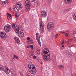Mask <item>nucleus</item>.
<instances>
[{
    "instance_id": "obj_4",
    "label": "nucleus",
    "mask_w": 76,
    "mask_h": 76,
    "mask_svg": "<svg viewBox=\"0 0 76 76\" xmlns=\"http://www.w3.org/2000/svg\"><path fill=\"white\" fill-rule=\"evenodd\" d=\"M30 1L29 0H26L25 1V10L26 12H28L30 10Z\"/></svg>"
},
{
    "instance_id": "obj_44",
    "label": "nucleus",
    "mask_w": 76,
    "mask_h": 76,
    "mask_svg": "<svg viewBox=\"0 0 76 76\" xmlns=\"http://www.w3.org/2000/svg\"><path fill=\"white\" fill-rule=\"evenodd\" d=\"M15 57L14 56V57H13V58H12V60H13V59H15Z\"/></svg>"
},
{
    "instance_id": "obj_47",
    "label": "nucleus",
    "mask_w": 76,
    "mask_h": 76,
    "mask_svg": "<svg viewBox=\"0 0 76 76\" xmlns=\"http://www.w3.org/2000/svg\"><path fill=\"white\" fill-rule=\"evenodd\" d=\"M62 43H64V40H63V42Z\"/></svg>"
},
{
    "instance_id": "obj_14",
    "label": "nucleus",
    "mask_w": 76,
    "mask_h": 76,
    "mask_svg": "<svg viewBox=\"0 0 76 76\" xmlns=\"http://www.w3.org/2000/svg\"><path fill=\"white\" fill-rule=\"evenodd\" d=\"M40 26L41 31L44 32V26L43 25L40 24Z\"/></svg>"
},
{
    "instance_id": "obj_26",
    "label": "nucleus",
    "mask_w": 76,
    "mask_h": 76,
    "mask_svg": "<svg viewBox=\"0 0 76 76\" xmlns=\"http://www.w3.org/2000/svg\"><path fill=\"white\" fill-rule=\"evenodd\" d=\"M13 56H14L15 58H16L17 59H18V58H19L18 57V56H16V55H13Z\"/></svg>"
},
{
    "instance_id": "obj_52",
    "label": "nucleus",
    "mask_w": 76,
    "mask_h": 76,
    "mask_svg": "<svg viewBox=\"0 0 76 76\" xmlns=\"http://www.w3.org/2000/svg\"><path fill=\"white\" fill-rule=\"evenodd\" d=\"M66 32H64V34H66Z\"/></svg>"
},
{
    "instance_id": "obj_12",
    "label": "nucleus",
    "mask_w": 76,
    "mask_h": 76,
    "mask_svg": "<svg viewBox=\"0 0 76 76\" xmlns=\"http://www.w3.org/2000/svg\"><path fill=\"white\" fill-rule=\"evenodd\" d=\"M72 1V0H64L65 4H68V3H70Z\"/></svg>"
},
{
    "instance_id": "obj_9",
    "label": "nucleus",
    "mask_w": 76,
    "mask_h": 76,
    "mask_svg": "<svg viewBox=\"0 0 76 76\" xmlns=\"http://www.w3.org/2000/svg\"><path fill=\"white\" fill-rule=\"evenodd\" d=\"M0 36L2 39H4V38H6L7 37V35L5 33H4L3 32L1 31L0 32Z\"/></svg>"
},
{
    "instance_id": "obj_2",
    "label": "nucleus",
    "mask_w": 76,
    "mask_h": 76,
    "mask_svg": "<svg viewBox=\"0 0 76 76\" xmlns=\"http://www.w3.org/2000/svg\"><path fill=\"white\" fill-rule=\"evenodd\" d=\"M18 6H19V4H17L16 6L13 9L15 12H20L22 11V9L23 7L22 5V4H20L19 7Z\"/></svg>"
},
{
    "instance_id": "obj_36",
    "label": "nucleus",
    "mask_w": 76,
    "mask_h": 76,
    "mask_svg": "<svg viewBox=\"0 0 76 76\" xmlns=\"http://www.w3.org/2000/svg\"><path fill=\"white\" fill-rule=\"evenodd\" d=\"M67 11V10H66V9H65L64 10V12H66Z\"/></svg>"
},
{
    "instance_id": "obj_25",
    "label": "nucleus",
    "mask_w": 76,
    "mask_h": 76,
    "mask_svg": "<svg viewBox=\"0 0 76 76\" xmlns=\"http://www.w3.org/2000/svg\"><path fill=\"white\" fill-rule=\"evenodd\" d=\"M30 48H31V50H34V45H30Z\"/></svg>"
},
{
    "instance_id": "obj_30",
    "label": "nucleus",
    "mask_w": 76,
    "mask_h": 76,
    "mask_svg": "<svg viewBox=\"0 0 76 76\" xmlns=\"http://www.w3.org/2000/svg\"><path fill=\"white\" fill-rule=\"evenodd\" d=\"M33 56V55H32V54H30L29 55V57H32Z\"/></svg>"
},
{
    "instance_id": "obj_11",
    "label": "nucleus",
    "mask_w": 76,
    "mask_h": 76,
    "mask_svg": "<svg viewBox=\"0 0 76 76\" xmlns=\"http://www.w3.org/2000/svg\"><path fill=\"white\" fill-rule=\"evenodd\" d=\"M16 43L18 44V45L20 44V40L19 39V38L17 37H15L14 38Z\"/></svg>"
},
{
    "instance_id": "obj_5",
    "label": "nucleus",
    "mask_w": 76,
    "mask_h": 76,
    "mask_svg": "<svg viewBox=\"0 0 76 76\" xmlns=\"http://www.w3.org/2000/svg\"><path fill=\"white\" fill-rule=\"evenodd\" d=\"M54 26V24L53 23H49L47 25V29L49 32L52 31Z\"/></svg>"
},
{
    "instance_id": "obj_13",
    "label": "nucleus",
    "mask_w": 76,
    "mask_h": 76,
    "mask_svg": "<svg viewBox=\"0 0 76 76\" xmlns=\"http://www.w3.org/2000/svg\"><path fill=\"white\" fill-rule=\"evenodd\" d=\"M36 37L37 40H40V36L39 33H36Z\"/></svg>"
},
{
    "instance_id": "obj_50",
    "label": "nucleus",
    "mask_w": 76,
    "mask_h": 76,
    "mask_svg": "<svg viewBox=\"0 0 76 76\" xmlns=\"http://www.w3.org/2000/svg\"><path fill=\"white\" fill-rule=\"evenodd\" d=\"M48 53H49L50 52V50H48Z\"/></svg>"
},
{
    "instance_id": "obj_46",
    "label": "nucleus",
    "mask_w": 76,
    "mask_h": 76,
    "mask_svg": "<svg viewBox=\"0 0 76 76\" xmlns=\"http://www.w3.org/2000/svg\"><path fill=\"white\" fill-rule=\"evenodd\" d=\"M64 32H62V34H64Z\"/></svg>"
},
{
    "instance_id": "obj_10",
    "label": "nucleus",
    "mask_w": 76,
    "mask_h": 76,
    "mask_svg": "<svg viewBox=\"0 0 76 76\" xmlns=\"http://www.w3.org/2000/svg\"><path fill=\"white\" fill-rule=\"evenodd\" d=\"M41 15L42 18H45V17L47 16V12H42Z\"/></svg>"
},
{
    "instance_id": "obj_40",
    "label": "nucleus",
    "mask_w": 76,
    "mask_h": 76,
    "mask_svg": "<svg viewBox=\"0 0 76 76\" xmlns=\"http://www.w3.org/2000/svg\"><path fill=\"white\" fill-rule=\"evenodd\" d=\"M56 37H57V36H58V34H56Z\"/></svg>"
},
{
    "instance_id": "obj_35",
    "label": "nucleus",
    "mask_w": 76,
    "mask_h": 76,
    "mask_svg": "<svg viewBox=\"0 0 76 76\" xmlns=\"http://www.w3.org/2000/svg\"><path fill=\"white\" fill-rule=\"evenodd\" d=\"M27 40H29L30 39V38L29 37H28L27 38Z\"/></svg>"
},
{
    "instance_id": "obj_32",
    "label": "nucleus",
    "mask_w": 76,
    "mask_h": 76,
    "mask_svg": "<svg viewBox=\"0 0 76 76\" xmlns=\"http://www.w3.org/2000/svg\"><path fill=\"white\" fill-rule=\"evenodd\" d=\"M30 42H31V44H34V42H33V41L31 40H30Z\"/></svg>"
},
{
    "instance_id": "obj_54",
    "label": "nucleus",
    "mask_w": 76,
    "mask_h": 76,
    "mask_svg": "<svg viewBox=\"0 0 76 76\" xmlns=\"http://www.w3.org/2000/svg\"><path fill=\"white\" fill-rule=\"evenodd\" d=\"M0 18H1V17L0 16Z\"/></svg>"
},
{
    "instance_id": "obj_33",
    "label": "nucleus",
    "mask_w": 76,
    "mask_h": 76,
    "mask_svg": "<svg viewBox=\"0 0 76 76\" xmlns=\"http://www.w3.org/2000/svg\"><path fill=\"white\" fill-rule=\"evenodd\" d=\"M33 58H34L35 59V58H37V57H36V56H33Z\"/></svg>"
},
{
    "instance_id": "obj_24",
    "label": "nucleus",
    "mask_w": 76,
    "mask_h": 76,
    "mask_svg": "<svg viewBox=\"0 0 76 76\" xmlns=\"http://www.w3.org/2000/svg\"><path fill=\"white\" fill-rule=\"evenodd\" d=\"M7 18L8 20H10L11 17H10L9 15H7Z\"/></svg>"
},
{
    "instance_id": "obj_38",
    "label": "nucleus",
    "mask_w": 76,
    "mask_h": 76,
    "mask_svg": "<svg viewBox=\"0 0 76 76\" xmlns=\"http://www.w3.org/2000/svg\"><path fill=\"white\" fill-rule=\"evenodd\" d=\"M35 1H36V0H33V1H32V2H34Z\"/></svg>"
},
{
    "instance_id": "obj_17",
    "label": "nucleus",
    "mask_w": 76,
    "mask_h": 76,
    "mask_svg": "<svg viewBox=\"0 0 76 76\" xmlns=\"http://www.w3.org/2000/svg\"><path fill=\"white\" fill-rule=\"evenodd\" d=\"M73 41V40L72 39H71V40H69V39H68V40L67 41H66L65 42V43H67V44H69V42H72Z\"/></svg>"
},
{
    "instance_id": "obj_21",
    "label": "nucleus",
    "mask_w": 76,
    "mask_h": 76,
    "mask_svg": "<svg viewBox=\"0 0 76 76\" xmlns=\"http://www.w3.org/2000/svg\"><path fill=\"white\" fill-rule=\"evenodd\" d=\"M67 54L68 55V56H69V57H71L72 54L71 53H70V52L68 51V53H67Z\"/></svg>"
},
{
    "instance_id": "obj_42",
    "label": "nucleus",
    "mask_w": 76,
    "mask_h": 76,
    "mask_svg": "<svg viewBox=\"0 0 76 76\" xmlns=\"http://www.w3.org/2000/svg\"><path fill=\"white\" fill-rule=\"evenodd\" d=\"M74 76H76V73H75L74 74Z\"/></svg>"
},
{
    "instance_id": "obj_18",
    "label": "nucleus",
    "mask_w": 76,
    "mask_h": 76,
    "mask_svg": "<svg viewBox=\"0 0 76 76\" xmlns=\"http://www.w3.org/2000/svg\"><path fill=\"white\" fill-rule=\"evenodd\" d=\"M40 50L39 49H37V54H40Z\"/></svg>"
},
{
    "instance_id": "obj_45",
    "label": "nucleus",
    "mask_w": 76,
    "mask_h": 76,
    "mask_svg": "<svg viewBox=\"0 0 76 76\" xmlns=\"http://www.w3.org/2000/svg\"><path fill=\"white\" fill-rule=\"evenodd\" d=\"M20 4H19V6H17L19 7V5H20Z\"/></svg>"
},
{
    "instance_id": "obj_19",
    "label": "nucleus",
    "mask_w": 76,
    "mask_h": 76,
    "mask_svg": "<svg viewBox=\"0 0 76 76\" xmlns=\"http://www.w3.org/2000/svg\"><path fill=\"white\" fill-rule=\"evenodd\" d=\"M73 36L75 38H76V31L74 32L73 34Z\"/></svg>"
},
{
    "instance_id": "obj_15",
    "label": "nucleus",
    "mask_w": 76,
    "mask_h": 76,
    "mask_svg": "<svg viewBox=\"0 0 76 76\" xmlns=\"http://www.w3.org/2000/svg\"><path fill=\"white\" fill-rule=\"evenodd\" d=\"M8 4V1L6 0L5 1H2V5H5V4Z\"/></svg>"
},
{
    "instance_id": "obj_49",
    "label": "nucleus",
    "mask_w": 76,
    "mask_h": 76,
    "mask_svg": "<svg viewBox=\"0 0 76 76\" xmlns=\"http://www.w3.org/2000/svg\"><path fill=\"white\" fill-rule=\"evenodd\" d=\"M63 43H61L62 45H63Z\"/></svg>"
},
{
    "instance_id": "obj_41",
    "label": "nucleus",
    "mask_w": 76,
    "mask_h": 76,
    "mask_svg": "<svg viewBox=\"0 0 76 76\" xmlns=\"http://www.w3.org/2000/svg\"><path fill=\"white\" fill-rule=\"evenodd\" d=\"M3 50V48H0V50Z\"/></svg>"
},
{
    "instance_id": "obj_29",
    "label": "nucleus",
    "mask_w": 76,
    "mask_h": 76,
    "mask_svg": "<svg viewBox=\"0 0 76 76\" xmlns=\"http://www.w3.org/2000/svg\"><path fill=\"white\" fill-rule=\"evenodd\" d=\"M27 47L28 48H30V45H27Z\"/></svg>"
},
{
    "instance_id": "obj_7",
    "label": "nucleus",
    "mask_w": 76,
    "mask_h": 76,
    "mask_svg": "<svg viewBox=\"0 0 76 76\" xmlns=\"http://www.w3.org/2000/svg\"><path fill=\"white\" fill-rule=\"evenodd\" d=\"M4 29L5 31L6 32H9V31H12V27L10 26V25L7 24L4 27Z\"/></svg>"
},
{
    "instance_id": "obj_28",
    "label": "nucleus",
    "mask_w": 76,
    "mask_h": 76,
    "mask_svg": "<svg viewBox=\"0 0 76 76\" xmlns=\"http://www.w3.org/2000/svg\"><path fill=\"white\" fill-rule=\"evenodd\" d=\"M58 67L59 69H61V68L63 67V65H59Z\"/></svg>"
},
{
    "instance_id": "obj_51",
    "label": "nucleus",
    "mask_w": 76,
    "mask_h": 76,
    "mask_svg": "<svg viewBox=\"0 0 76 76\" xmlns=\"http://www.w3.org/2000/svg\"><path fill=\"white\" fill-rule=\"evenodd\" d=\"M68 31H69L68 30H67V31H66V32H68Z\"/></svg>"
},
{
    "instance_id": "obj_34",
    "label": "nucleus",
    "mask_w": 76,
    "mask_h": 76,
    "mask_svg": "<svg viewBox=\"0 0 76 76\" xmlns=\"http://www.w3.org/2000/svg\"><path fill=\"white\" fill-rule=\"evenodd\" d=\"M20 76H23V74L22 73H20Z\"/></svg>"
},
{
    "instance_id": "obj_20",
    "label": "nucleus",
    "mask_w": 76,
    "mask_h": 76,
    "mask_svg": "<svg viewBox=\"0 0 76 76\" xmlns=\"http://www.w3.org/2000/svg\"><path fill=\"white\" fill-rule=\"evenodd\" d=\"M43 53H44L46 55H48V52L47 51H43Z\"/></svg>"
},
{
    "instance_id": "obj_1",
    "label": "nucleus",
    "mask_w": 76,
    "mask_h": 76,
    "mask_svg": "<svg viewBox=\"0 0 76 76\" xmlns=\"http://www.w3.org/2000/svg\"><path fill=\"white\" fill-rule=\"evenodd\" d=\"M12 26L13 28H15L16 33L18 34V36H22V37L24 36V34L23 33V31L22 30L20 27L18 25H17L15 27V24H13Z\"/></svg>"
},
{
    "instance_id": "obj_39",
    "label": "nucleus",
    "mask_w": 76,
    "mask_h": 76,
    "mask_svg": "<svg viewBox=\"0 0 76 76\" xmlns=\"http://www.w3.org/2000/svg\"><path fill=\"white\" fill-rule=\"evenodd\" d=\"M40 24H41L40 25H41V24H42V21H41L40 22Z\"/></svg>"
},
{
    "instance_id": "obj_6",
    "label": "nucleus",
    "mask_w": 76,
    "mask_h": 76,
    "mask_svg": "<svg viewBox=\"0 0 76 76\" xmlns=\"http://www.w3.org/2000/svg\"><path fill=\"white\" fill-rule=\"evenodd\" d=\"M31 70L30 71H29V72L31 74L36 75L37 70L35 69V70H34V69H35V66H34V65L32 64H31Z\"/></svg>"
},
{
    "instance_id": "obj_3",
    "label": "nucleus",
    "mask_w": 76,
    "mask_h": 76,
    "mask_svg": "<svg viewBox=\"0 0 76 76\" xmlns=\"http://www.w3.org/2000/svg\"><path fill=\"white\" fill-rule=\"evenodd\" d=\"M0 70L2 71H3L6 74L8 75L10 73V70L8 69V67H3L1 66L0 65Z\"/></svg>"
},
{
    "instance_id": "obj_43",
    "label": "nucleus",
    "mask_w": 76,
    "mask_h": 76,
    "mask_svg": "<svg viewBox=\"0 0 76 76\" xmlns=\"http://www.w3.org/2000/svg\"><path fill=\"white\" fill-rule=\"evenodd\" d=\"M10 10H12V8H10Z\"/></svg>"
},
{
    "instance_id": "obj_37",
    "label": "nucleus",
    "mask_w": 76,
    "mask_h": 76,
    "mask_svg": "<svg viewBox=\"0 0 76 76\" xmlns=\"http://www.w3.org/2000/svg\"><path fill=\"white\" fill-rule=\"evenodd\" d=\"M15 17L18 18V15H17V14H15Z\"/></svg>"
},
{
    "instance_id": "obj_31",
    "label": "nucleus",
    "mask_w": 76,
    "mask_h": 76,
    "mask_svg": "<svg viewBox=\"0 0 76 76\" xmlns=\"http://www.w3.org/2000/svg\"><path fill=\"white\" fill-rule=\"evenodd\" d=\"M68 35H69V34H68V33H66V34L65 35V37H68Z\"/></svg>"
},
{
    "instance_id": "obj_27",
    "label": "nucleus",
    "mask_w": 76,
    "mask_h": 76,
    "mask_svg": "<svg viewBox=\"0 0 76 76\" xmlns=\"http://www.w3.org/2000/svg\"><path fill=\"white\" fill-rule=\"evenodd\" d=\"M28 67L29 68V69H31V65L30 64L28 65Z\"/></svg>"
},
{
    "instance_id": "obj_22",
    "label": "nucleus",
    "mask_w": 76,
    "mask_h": 76,
    "mask_svg": "<svg viewBox=\"0 0 76 76\" xmlns=\"http://www.w3.org/2000/svg\"><path fill=\"white\" fill-rule=\"evenodd\" d=\"M37 42H38V44L40 45V47H41V42H40V40H37Z\"/></svg>"
},
{
    "instance_id": "obj_23",
    "label": "nucleus",
    "mask_w": 76,
    "mask_h": 76,
    "mask_svg": "<svg viewBox=\"0 0 76 76\" xmlns=\"http://www.w3.org/2000/svg\"><path fill=\"white\" fill-rule=\"evenodd\" d=\"M7 15H8L11 18V17L12 16V15L11 14H10L8 12H7Z\"/></svg>"
},
{
    "instance_id": "obj_16",
    "label": "nucleus",
    "mask_w": 76,
    "mask_h": 76,
    "mask_svg": "<svg viewBox=\"0 0 76 76\" xmlns=\"http://www.w3.org/2000/svg\"><path fill=\"white\" fill-rule=\"evenodd\" d=\"M10 71L11 73H12V75H14V76H16V74H15V71H14V70H13V69H11Z\"/></svg>"
},
{
    "instance_id": "obj_48",
    "label": "nucleus",
    "mask_w": 76,
    "mask_h": 76,
    "mask_svg": "<svg viewBox=\"0 0 76 76\" xmlns=\"http://www.w3.org/2000/svg\"><path fill=\"white\" fill-rule=\"evenodd\" d=\"M62 47H63V48H64V45L62 46Z\"/></svg>"
},
{
    "instance_id": "obj_8",
    "label": "nucleus",
    "mask_w": 76,
    "mask_h": 76,
    "mask_svg": "<svg viewBox=\"0 0 76 76\" xmlns=\"http://www.w3.org/2000/svg\"><path fill=\"white\" fill-rule=\"evenodd\" d=\"M42 57L44 60L45 61H48V60L50 59V55H46L44 54L43 55Z\"/></svg>"
},
{
    "instance_id": "obj_53",
    "label": "nucleus",
    "mask_w": 76,
    "mask_h": 76,
    "mask_svg": "<svg viewBox=\"0 0 76 76\" xmlns=\"http://www.w3.org/2000/svg\"><path fill=\"white\" fill-rule=\"evenodd\" d=\"M26 76H29V75H26Z\"/></svg>"
}]
</instances>
